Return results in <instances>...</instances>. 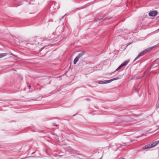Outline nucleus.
I'll return each instance as SVG.
<instances>
[{
    "label": "nucleus",
    "instance_id": "f257e3e1",
    "mask_svg": "<svg viewBox=\"0 0 159 159\" xmlns=\"http://www.w3.org/2000/svg\"><path fill=\"white\" fill-rule=\"evenodd\" d=\"M158 143V142L156 141L152 143L149 144L148 145H146L142 147V149L143 150H145L148 148H152L156 146Z\"/></svg>",
    "mask_w": 159,
    "mask_h": 159
},
{
    "label": "nucleus",
    "instance_id": "f03ea898",
    "mask_svg": "<svg viewBox=\"0 0 159 159\" xmlns=\"http://www.w3.org/2000/svg\"><path fill=\"white\" fill-rule=\"evenodd\" d=\"M84 54V51H82L81 52L79 53L77 56L74 59L73 62L74 64H75L77 63L79 59L81 57H82Z\"/></svg>",
    "mask_w": 159,
    "mask_h": 159
},
{
    "label": "nucleus",
    "instance_id": "7ed1b4c3",
    "mask_svg": "<svg viewBox=\"0 0 159 159\" xmlns=\"http://www.w3.org/2000/svg\"><path fill=\"white\" fill-rule=\"evenodd\" d=\"M129 60H126L123 63L121 64L120 66L115 71H114L113 72V73H114V72H115L116 71H118V70H119L122 67H123L125 66L129 62Z\"/></svg>",
    "mask_w": 159,
    "mask_h": 159
},
{
    "label": "nucleus",
    "instance_id": "20e7f679",
    "mask_svg": "<svg viewBox=\"0 0 159 159\" xmlns=\"http://www.w3.org/2000/svg\"><path fill=\"white\" fill-rule=\"evenodd\" d=\"M157 14V11H153L150 12L148 15L151 16H156Z\"/></svg>",
    "mask_w": 159,
    "mask_h": 159
},
{
    "label": "nucleus",
    "instance_id": "39448f33",
    "mask_svg": "<svg viewBox=\"0 0 159 159\" xmlns=\"http://www.w3.org/2000/svg\"><path fill=\"white\" fill-rule=\"evenodd\" d=\"M144 51H143L141 52H140L138 54V55L136 57V58H135V59L133 61H135L138 59L141 56H142L143 55L145 54L144 53Z\"/></svg>",
    "mask_w": 159,
    "mask_h": 159
},
{
    "label": "nucleus",
    "instance_id": "423d86ee",
    "mask_svg": "<svg viewBox=\"0 0 159 159\" xmlns=\"http://www.w3.org/2000/svg\"><path fill=\"white\" fill-rule=\"evenodd\" d=\"M120 78L119 77H116L115 78L112 79L111 80H106V84H107V83H110L113 81L118 80Z\"/></svg>",
    "mask_w": 159,
    "mask_h": 159
},
{
    "label": "nucleus",
    "instance_id": "0eeeda50",
    "mask_svg": "<svg viewBox=\"0 0 159 159\" xmlns=\"http://www.w3.org/2000/svg\"><path fill=\"white\" fill-rule=\"evenodd\" d=\"M154 47H152L150 48H149L147 49H146L145 50H143V51H144V53L150 51V50H152L153 48Z\"/></svg>",
    "mask_w": 159,
    "mask_h": 159
},
{
    "label": "nucleus",
    "instance_id": "6e6552de",
    "mask_svg": "<svg viewBox=\"0 0 159 159\" xmlns=\"http://www.w3.org/2000/svg\"><path fill=\"white\" fill-rule=\"evenodd\" d=\"M7 55V53H0V58L5 57Z\"/></svg>",
    "mask_w": 159,
    "mask_h": 159
},
{
    "label": "nucleus",
    "instance_id": "1a4fd4ad",
    "mask_svg": "<svg viewBox=\"0 0 159 159\" xmlns=\"http://www.w3.org/2000/svg\"><path fill=\"white\" fill-rule=\"evenodd\" d=\"M98 83L99 84H106V80L104 81H100L98 82Z\"/></svg>",
    "mask_w": 159,
    "mask_h": 159
},
{
    "label": "nucleus",
    "instance_id": "9d476101",
    "mask_svg": "<svg viewBox=\"0 0 159 159\" xmlns=\"http://www.w3.org/2000/svg\"><path fill=\"white\" fill-rule=\"evenodd\" d=\"M156 108H159V98H158V99L157 101V103L156 105Z\"/></svg>",
    "mask_w": 159,
    "mask_h": 159
},
{
    "label": "nucleus",
    "instance_id": "9b49d317",
    "mask_svg": "<svg viewBox=\"0 0 159 159\" xmlns=\"http://www.w3.org/2000/svg\"><path fill=\"white\" fill-rule=\"evenodd\" d=\"M123 144H120V147H121L123 146H128V145L127 144H126V143H123Z\"/></svg>",
    "mask_w": 159,
    "mask_h": 159
},
{
    "label": "nucleus",
    "instance_id": "f8f14e48",
    "mask_svg": "<svg viewBox=\"0 0 159 159\" xmlns=\"http://www.w3.org/2000/svg\"><path fill=\"white\" fill-rule=\"evenodd\" d=\"M39 40H40V39H38V40H37V41H38V44H41V43H39V41H39Z\"/></svg>",
    "mask_w": 159,
    "mask_h": 159
},
{
    "label": "nucleus",
    "instance_id": "ddd939ff",
    "mask_svg": "<svg viewBox=\"0 0 159 159\" xmlns=\"http://www.w3.org/2000/svg\"><path fill=\"white\" fill-rule=\"evenodd\" d=\"M46 46H45L44 47H43L41 49V50L42 49H43Z\"/></svg>",
    "mask_w": 159,
    "mask_h": 159
},
{
    "label": "nucleus",
    "instance_id": "4468645a",
    "mask_svg": "<svg viewBox=\"0 0 159 159\" xmlns=\"http://www.w3.org/2000/svg\"><path fill=\"white\" fill-rule=\"evenodd\" d=\"M135 89V90L136 92L137 93H138V91L137 90V89Z\"/></svg>",
    "mask_w": 159,
    "mask_h": 159
},
{
    "label": "nucleus",
    "instance_id": "2eb2a0df",
    "mask_svg": "<svg viewBox=\"0 0 159 159\" xmlns=\"http://www.w3.org/2000/svg\"><path fill=\"white\" fill-rule=\"evenodd\" d=\"M65 16V15H64V16H63L62 17V18H61V19H63V18H64V17Z\"/></svg>",
    "mask_w": 159,
    "mask_h": 159
},
{
    "label": "nucleus",
    "instance_id": "dca6fc26",
    "mask_svg": "<svg viewBox=\"0 0 159 159\" xmlns=\"http://www.w3.org/2000/svg\"><path fill=\"white\" fill-rule=\"evenodd\" d=\"M28 87H29V89H30V87H31V86H30V85H29V86Z\"/></svg>",
    "mask_w": 159,
    "mask_h": 159
},
{
    "label": "nucleus",
    "instance_id": "f3484780",
    "mask_svg": "<svg viewBox=\"0 0 159 159\" xmlns=\"http://www.w3.org/2000/svg\"><path fill=\"white\" fill-rule=\"evenodd\" d=\"M53 125H54V126H57V125H55V124Z\"/></svg>",
    "mask_w": 159,
    "mask_h": 159
},
{
    "label": "nucleus",
    "instance_id": "a211bd4d",
    "mask_svg": "<svg viewBox=\"0 0 159 159\" xmlns=\"http://www.w3.org/2000/svg\"><path fill=\"white\" fill-rule=\"evenodd\" d=\"M133 141V140H130V142H132V141Z\"/></svg>",
    "mask_w": 159,
    "mask_h": 159
},
{
    "label": "nucleus",
    "instance_id": "6ab92c4d",
    "mask_svg": "<svg viewBox=\"0 0 159 159\" xmlns=\"http://www.w3.org/2000/svg\"><path fill=\"white\" fill-rule=\"evenodd\" d=\"M140 137V136L138 137H137V138H139Z\"/></svg>",
    "mask_w": 159,
    "mask_h": 159
},
{
    "label": "nucleus",
    "instance_id": "aec40b11",
    "mask_svg": "<svg viewBox=\"0 0 159 159\" xmlns=\"http://www.w3.org/2000/svg\"><path fill=\"white\" fill-rule=\"evenodd\" d=\"M143 134H142L141 136H143Z\"/></svg>",
    "mask_w": 159,
    "mask_h": 159
}]
</instances>
